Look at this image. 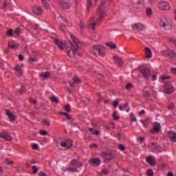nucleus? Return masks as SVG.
<instances>
[{
    "mask_svg": "<svg viewBox=\"0 0 176 176\" xmlns=\"http://www.w3.org/2000/svg\"><path fill=\"white\" fill-rule=\"evenodd\" d=\"M73 43H69L67 46L66 45V52L69 57H75V56H82V44L79 40L74 35H70Z\"/></svg>",
    "mask_w": 176,
    "mask_h": 176,
    "instance_id": "f257e3e1",
    "label": "nucleus"
},
{
    "mask_svg": "<svg viewBox=\"0 0 176 176\" xmlns=\"http://www.w3.org/2000/svg\"><path fill=\"white\" fill-rule=\"evenodd\" d=\"M97 14L99 16L97 20L98 23H100L101 20H104V19L107 17V10H105V6H104V3H101L99 5V7L97 10Z\"/></svg>",
    "mask_w": 176,
    "mask_h": 176,
    "instance_id": "f03ea898",
    "label": "nucleus"
},
{
    "mask_svg": "<svg viewBox=\"0 0 176 176\" xmlns=\"http://www.w3.org/2000/svg\"><path fill=\"white\" fill-rule=\"evenodd\" d=\"M104 50L105 48L102 45H95L93 46L91 52L94 56H97V52H98L99 56H101V57H105V52H104Z\"/></svg>",
    "mask_w": 176,
    "mask_h": 176,
    "instance_id": "7ed1b4c3",
    "label": "nucleus"
},
{
    "mask_svg": "<svg viewBox=\"0 0 176 176\" xmlns=\"http://www.w3.org/2000/svg\"><path fill=\"white\" fill-rule=\"evenodd\" d=\"M160 27L164 28V30H170L173 27L171 26V22L166 17H162L160 21Z\"/></svg>",
    "mask_w": 176,
    "mask_h": 176,
    "instance_id": "20e7f679",
    "label": "nucleus"
},
{
    "mask_svg": "<svg viewBox=\"0 0 176 176\" xmlns=\"http://www.w3.org/2000/svg\"><path fill=\"white\" fill-rule=\"evenodd\" d=\"M101 156L104 161V163H108V162H112L113 160V154L112 153H102Z\"/></svg>",
    "mask_w": 176,
    "mask_h": 176,
    "instance_id": "39448f33",
    "label": "nucleus"
},
{
    "mask_svg": "<svg viewBox=\"0 0 176 176\" xmlns=\"http://www.w3.org/2000/svg\"><path fill=\"white\" fill-rule=\"evenodd\" d=\"M140 72L144 79H148L151 76V70L146 67H140Z\"/></svg>",
    "mask_w": 176,
    "mask_h": 176,
    "instance_id": "423d86ee",
    "label": "nucleus"
},
{
    "mask_svg": "<svg viewBox=\"0 0 176 176\" xmlns=\"http://www.w3.org/2000/svg\"><path fill=\"white\" fill-rule=\"evenodd\" d=\"M174 91V87L169 82H166L164 85V92L166 94H171Z\"/></svg>",
    "mask_w": 176,
    "mask_h": 176,
    "instance_id": "0eeeda50",
    "label": "nucleus"
},
{
    "mask_svg": "<svg viewBox=\"0 0 176 176\" xmlns=\"http://www.w3.org/2000/svg\"><path fill=\"white\" fill-rule=\"evenodd\" d=\"M59 23H60V30L63 32H65V30L67 28V26L65 24L68 23V21H67V19H65L63 16H60L58 19Z\"/></svg>",
    "mask_w": 176,
    "mask_h": 176,
    "instance_id": "6e6552de",
    "label": "nucleus"
},
{
    "mask_svg": "<svg viewBox=\"0 0 176 176\" xmlns=\"http://www.w3.org/2000/svg\"><path fill=\"white\" fill-rule=\"evenodd\" d=\"M63 9H69L72 6V3L71 0H61L59 3Z\"/></svg>",
    "mask_w": 176,
    "mask_h": 176,
    "instance_id": "1a4fd4ad",
    "label": "nucleus"
},
{
    "mask_svg": "<svg viewBox=\"0 0 176 176\" xmlns=\"http://www.w3.org/2000/svg\"><path fill=\"white\" fill-rule=\"evenodd\" d=\"M160 10H170V4L166 1H161L158 3Z\"/></svg>",
    "mask_w": 176,
    "mask_h": 176,
    "instance_id": "9d476101",
    "label": "nucleus"
},
{
    "mask_svg": "<svg viewBox=\"0 0 176 176\" xmlns=\"http://www.w3.org/2000/svg\"><path fill=\"white\" fill-rule=\"evenodd\" d=\"M149 147L152 149L153 152H162V147L157 143L152 142L149 144Z\"/></svg>",
    "mask_w": 176,
    "mask_h": 176,
    "instance_id": "9b49d317",
    "label": "nucleus"
},
{
    "mask_svg": "<svg viewBox=\"0 0 176 176\" xmlns=\"http://www.w3.org/2000/svg\"><path fill=\"white\" fill-rule=\"evenodd\" d=\"M144 29L145 25H144L142 23H138L132 24V30H133V31H142Z\"/></svg>",
    "mask_w": 176,
    "mask_h": 176,
    "instance_id": "f8f14e48",
    "label": "nucleus"
},
{
    "mask_svg": "<svg viewBox=\"0 0 176 176\" xmlns=\"http://www.w3.org/2000/svg\"><path fill=\"white\" fill-rule=\"evenodd\" d=\"M163 56H166V57H169V58H174L175 57L176 54L174 52L173 50H167L166 51L162 52Z\"/></svg>",
    "mask_w": 176,
    "mask_h": 176,
    "instance_id": "ddd939ff",
    "label": "nucleus"
},
{
    "mask_svg": "<svg viewBox=\"0 0 176 176\" xmlns=\"http://www.w3.org/2000/svg\"><path fill=\"white\" fill-rule=\"evenodd\" d=\"M0 138H3L6 141H13V138L10 136V133L8 132H3L0 133Z\"/></svg>",
    "mask_w": 176,
    "mask_h": 176,
    "instance_id": "4468645a",
    "label": "nucleus"
},
{
    "mask_svg": "<svg viewBox=\"0 0 176 176\" xmlns=\"http://www.w3.org/2000/svg\"><path fill=\"white\" fill-rule=\"evenodd\" d=\"M161 126L160 123L155 122L153 129L150 131L151 134H156V133H159L160 131Z\"/></svg>",
    "mask_w": 176,
    "mask_h": 176,
    "instance_id": "2eb2a0df",
    "label": "nucleus"
},
{
    "mask_svg": "<svg viewBox=\"0 0 176 176\" xmlns=\"http://www.w3.org/2000/svg\"><path fill=\"white\" fill-rule=\"evenodd\" d=\"M6 115L8 116L10 122H14L16 119H17V116H14L12 113L10 112V110L6 109Z\"/></svg>",
    "mask_w": 176,
    "mask_h": 176,
    "instance_id": "dca6fc26",
    "label": "nucleus"
},
{
    "mask_svg": "<svg viewBox=\"0 0 176 176\" xmlns=\"http://www.w3.org/2000/svg\"><path fill=\"white\" fill-rule=\"evenodd\" d=\"M60 145L63 146V148H71L73 145L72 140L67 139L65 140V142H60Z\"/></svg>",
    "mask_w": 176,
    "mask_h": 176,
    "instance_id": "f3484780",
    "label": "nucleus"
},
{
    "mask_svg": "<svg viewBox=\"0 0 176 176\" xmlns=\"http://www.w3.org/2000/svg\"><path fill=\"white\" fill-rule=\"evenodd\" d=\"M33 13H34V14H36L37 16H41V14L43 13V10H42V8L39 6H34L33 8Z\"/></svg>",
    "mask_w": 176,
    "mask_h": 176,
    "instance_id": "a211bd4d",
    "label": "nucleus"
},
{
    "mask_svg": "<svg viewBox=\"0 0 176 176\" xmlns=\"http://www.w3.org/2000/svg\"><path fill=\"white\" fill-rule=\"evenodd\" d=\"M70 164H72V166H74L75 167L79 168V167H82L83 164L80 162H79V160L74 159L72 160L70 162Z\"/></svg>",
    "mask_w": 176,
    "mask_h": 176,
    "instance_id": "6ab92c4d",
    "label": "nucleus"
},
{
    "mask_svg": "<svg viewBox=\"0 0 176 176\" xmlns=\"http://www.w3.org/2000/svg\"><path fill=\"white\" fill-rule=\"evenodd\" d=\"M115 64L118 65V67H122L123 65V60H122V58H119L118 56H113V57Z\"/></svg>",
    "mask_w": 176,
    "mask_h": 176,
    "instance_id": "aec40b11",
    "label": "nucleus"
},
{
    "mask_svg": "<svg viewBox=\"0 0 176 176\" xmlns=\"http://www.w3.org/2000/svg\"><path fill=\"white\" fill-rule=\"evenodd\" d=\"M168 137L172 142H176V133L172 131L168 132Z\"/></svg>",
    "mask_w": 176,
    "mask_h": 176,
    "instance_id": "412c9836",
    "label": "nucleus"
},
{
    "mask_svg": "<svg viewBox=\"0 0 176 176\" xmlns=\"http://www.w3.org/2000/svg\"><path fill=\"white\" fill-rule=\"evenodd\" d=\"M90 164H94V166H98L99 164H101V160L97 159V158H91L89 160Z\"/></svg>",
    "mask_w": 176,
    "mask_h": 176,
    "instance_id": "4be33fe9",
    "label": "nucleus"
},
{
    "mask_svg": "<svg viewBox=\"0 0 176 176\" xmlns=\"http://www.w3.org/2000/svg\"><path fill=\"white\" fill-rule=\"evenodd\" d=\"M145 52H146V58H152V51H151V49L149 47H146L144 48Z\"/></svg>",
    "mask_w": 176,
    "mask_h": 176,
    "instance_id": "5701e85b",
    "label": "nucleus"
},
{
    "mask_svg": "<svg viewBox=\"0 0 176 176\" xmlns=\"http://www.w3.org/2000/svg\"><path fill=\"white\" fill-rule=\"evenodd\" d=\"M146 162L150 164V166H155V159H153V157L152 156H148L146 157Z\"/></svg>",
    "mask_w": 176,
    "mask_h": 176,
    "instance_id": "b1692460",
    "label": "nucleus"
},
{
    "mask_svg": "<svg viewBox=\"0 0 176 176\" xmlns=\"http://www.w3.org/2000/svg\"><path fill=\"white\" fill-rule=\"evenodd\" d=\"M21 67L22 65H16L15 67V71L17 72V76H21L23 75V70H21Z\"/></svg>",
    "mask_w": 176,
    "mask_h": 176,
    "instance_id": "393cba45",
    "label": "nucleus"
},
{
    "mask_svg": "<svg viewBox=\"0 0 176 176\" xmlns=\"http://www.w3.org/2000/svg\"><path fill=\"white\" fill-rule=\"evenodd\" d=\"M50 75L52 74L49 72H42L40 74V78H44V79H49V78H50Z\"/></svg>",
    "mask_w": 176,
    "mask_h": 176,
    "instance_id": "a878e982",
    "label": "nucleus"
},
{
    "mask_svg": "<svg viewBox=\"0 0 176 176\" xmlns=\"http://www.w3.org/2000/svg\"><path fill=\"white\" fill-rule=\"evenodd\" d=\"M42 3L47 10L50 9V4H49V0H42Z\"/></svg>",
    "mask_w": 176,
    "mask_h": 176,
    "instance_id": "bb28decb",
    "label": "nucleus"
},
{
    "mask_svg": "<svg viewBox=\"0 0 176 176\" xmlns=\"http://www.w3.org/2000/svg\"><path fill=\"white\" fill-rule=\"evenodd\" d=\"M54 42L55 44L57 45L58 47H59V49H63V42H61V41L55 38Z\"/></svg>",
    "mask_w": 176,
    "mask_h": 176,
    "instance_id": "cd10ccee",
    "label": "nucleus"
},
{
    "mask_svg": "<svg viewBox=\"0 0 176 176\" xmlns=\"http://www.w3.org/2000/svg\"><path fill=\"white\" fill-rule=\"evenodd\" d=\"M93 5V0H87V11L90 12V8Z\"/></svg>",
    "mask_w": 176,
    "mask_h": 176,
    "instance_id": "c85d7f7f",
    "label": "nucleus"
},
{
    "mask_svg": "<svg viewBox=\"0 0 176 176\" xmlns=\"http://www.w3.org/2000/svg\"><path fill=\"white\" fill-rule=\"evenodd\" d=\"M107 46H108L110 49H116V44L113 42H109L107 43Z\"/></svg>",
    "mask_w": 176,
    "mask_h": 176,
    "instance_id": "c756f323",
    "label": "nucleus"
},
{
    "mask_svg": "<svg viewBox=\"0 0 176 176\" xmlns=\"http://www.w3.org/2000/svg\"><path fill=\"white\" fill-rule=\"evenodd\" d=\"M133 87H134V85H133V83H131V82L127 83L125 85V89L126 90H131V89H133Z\"/></svg>",
    "mask_w": 176,
    "mask_h": 176,
    "instance_id": "7c9ffc66",
    "label": "nucleus"
},
{
    "mask_svg": "<svg viewBox=\"0 0 176 176\" xmlns=\"http://www.w3.org/2000/svg\"><path fill=\"white\" fill-rule=\"evenodd\" d=\"M67 171H70L71 173H79V170L76 168L74 167L67 168Z\"/></svg>",
    "mask_w": 176,
    "mask_h": 176,
    "instance_id": "2f4dec72",
    "label": "nucleus"
},
{
    "mask_svg": "<svg viewBox=\"0 0 176 176\" xmlns=\"http://www.w3.org/2000/svg\"><path fill=\"white\" fill-rule=\"evenodd\" d=\"M94 41H101V36L100 35V34L96 33L94 36Z\"/></svg>",
    "mask_w": 176,
    "mask_h": 176,
    "instance_id": "473e14b6",
    "label": "nucleus"
},
{
    "mask_svg": "<svg viewBox=\"0 0 176 176\" xmlns=\"http://www.w3.org/2000/svg\"><path fill=\"white\" fill-rule=\"evenodd\" d=\"M50 100L52 102H55V104H58V99L56 98V96H52L50 98Z\"/></svg>",
    "mask_w": 176,
    "mask_h": 176,
    "instance_id": "72a5a7b5",
    "label": "nucleus"
},
{
    "mask_svg": "<svg viewBox=\"0 0 176 176\" xmlns=\"http://www.w3.org/2000/svg\"><path fill=\"white\" fill-rule=\"evenodd\" d=\"M8 47L10 49H17V45L13 43H8Z\"/></svg>",
    "mask_w": 176,
    "mask_h": 176,
    "instance_id": "f704fd0d",
    "label": "nucleus"
},
{
    "mask_svg": "<svg viewBox=\"0 0 176 176\" xmlns=\"http://www.w3.org/2000/svg\"><path fill=\"white\" fill-rule=\"evenodd\" d=\"M69 83L72 87H76V85H78V82H76L75 81H69Z\"/></svg>",
    "mask_w": 176,
    "mask_h": 176,
    "instance_id": "c9c22d12",
    "label": "nucleus"
},
{
    "mask_svg": "<svg viewBox=\"0 0 176 176\" xmlns=\"http://www.w3.org/2000/svg\"><path fill=\"white\" fill-rule=\"evenodd\" d=\"M21 33V30H20V28H16V29L14 30V34H15L16 35H17V36H19Z\"/></svg>",
    "mask_w": 176,
    "mask_h": 176,
    "instance_id": "e433bc0d",
    "label": "nucleus"
},
{
    "mask_svg": "<svg viewBox=\"0 0 176 176\" xmlns=\"http://www.w3.org/2000/svg\"><path fill=\"white\" fill-rule=\"evenodd\" d=\"M43 124H45V126H47V127L50 126V122H49L47 120H43Z\"/></svg>",
    "mask_w": 176,
    "mask_h": 176,
    "instance_id": "4c0bfd02",
    "label": "nucleus"
},
{
    "mask_svg": "<svg viewBox=\"0 0 176 176\" xmlns=\"http://www.w3.org/2000/svg\"><path fill=\"white\" fill-rule=\"evenodd\" d=\"M131 122H136L137 118H135V116L133 113H131Z\"/></svg>",
    "mask_w": 176,
    "mask_h": 176,
    "instance_id": "58836bf2",
    "label": "nucleus"
},
{
    "mask_svg": "<svg viewBox=\"0 0 176 176\" xmlns=\"http://www.w3.org/2000/svg\"><path fill=\"white\" fill-rule=\"evenodd\" d=\"M102 173L104 175H107V174H109V170L107 168H104L102 170Z\"/></svg>",
    "mask_w": 176,
    "mask_h": 176,
    "instance_id": "ea45409f",
    "label": "nucleus"
},
{
    "mask_svg": "<svg viewBox=\"0 0 176 176\" xmlns=\"http://www.w3.org/2000/svg\"><path fill=\"white\" fill-rule=\"evenodd\" d=\"M7 35H8V36H13V30L12 29L8 30Z\"/></svg>",
    "mask_w": 176,
    "mask_h": 176,
    "instance_id": "a19ab883",
    "label": "nucleus"
},
{
    "mask_svg": "<svg viewBox=\"0 0 176 176\" xmlns=\"http://www.w3.org/2000/svg\"><path fill=\"white\" fill-rule=\"evenodd\" d=\"M73 81L76 82V83H80L81 80L78 77H74Z\"/></svg>",
    "mask_w": 176,
    "mask_h": 176,
    "instance_id": "79ce46f5",
    "label": "nucleus"
},
{
    "mask_svg": "<svg viewBox=\"0 0 176 176\" xmlns=\"http://www.w3.org/2000/svg\"><path fill=\"white\" fill-rule=\"evenodd\" d=\"M143 95L144 96V97H149L151 96V93L149 92V91H146L143 92Z\"/></svg>",
    "mask_w": 176,
    "mask_h": 176,
    "instance_id": "37998d69",
    "label": "nucleus"
},
{
    "mask_svg": "<svg viewBox=\"0 0 176 176\" xmlns=\"http://www.w3.org/2000/svg\"><path fill=\"white\" fill-rule=\"evenodd\" d=\"M65 109V111H67V112H71V105L67 104Z\"/></svg>",
    "mask_w": 176,
    "mask_h": 176,
    "instance_id": "c03bdc74",
    "label": "nucleus"
},
{
    "mask_svg": "<svg viewBox=\"0 0 176 176\" xmlns=\"http://www.w3.org/2000/svg\"><path fill=\"white\" fill-rule=\"evenodd\" d=\"M80 30H85V23L80 21Z\"/></svg>",
    "mask_w": 176,
    "mask_h": 176,
    "instance_id": "a18cd8bd",
    "label": "nucleus"
},
{
    "mask_svg": "<svg viewBox=\"0 0 176 176\" xmlns=\"http://www.w3.org/2000/svg\"><path fill=\"white\" fill-rule=\"evenodd\" d=\"M147 175L153 176V170L151 169L147 170Z\"/></svg>",
    "mask_w": 176,
    "mask_h": 176,
    "instance_id": "49530a36",
    "label": "nucleus"
},
{
    "mask_svg": "<svg viewBox=\"0 0 176 176\" xmlns=\"http://www.w3.org/2000/svg\"><path fill=\"white\" fill-rule=\"evenodd\" d=\"M32 170H33V174H36L38 173V168L35 166H32Z\"/></svg>",
    "mask_w": 176,
    "mask_h": 176,
    "instance_id": "de8ad7c7",
    "label": "nucleus"
},
{
    "mask_svg": "<svg viewBox=\"0 0 176 176\" xmlns=\"http://www.w3.org/2000/svg\"><path fill=\"white\" fill-rule=\"evenodd\" d=\"M6 163L8 164V166H10V164H13L14 162L13 161H9V159L6 160Z\"/></svg>",
    "mask_w": 176,
    "mask_h": 176,
    "instance_id": "09e8293b",
    "label": "nucleus"
},
{
    "mask_svg": "<svg viewBox=\"0 0 176 176\" xmlns=\"http://www.w3.org/2000/svg\"><path fill=\"white\" fill-rule=\"evenodd\" d=\"M146 13L148 16H151V14H152V8H147Z\"/></svg>",
    "mask_w": 176,
    "mask_h": 176,
    "instance_id": "8fccbe9b",
    "label": "nucleus"
},
{
    "mask_svg": "<svg viewBox=\"0 0 176 176\" xmlns=\"http://www.w3.org/2000/svg\"><path fill=\"white\" fill-rule=\"evenodd\" d=\"M141 123H142L144 127H148V123L146 122V121H144V120H140Z\"/></svg>",
    "mask_w": 176,
    "mask_h": 176,
    "instance_id": "3c124183",
    "label": "nucleus"
},
{
    "mask_svg": "<svg viewBox=\"0 0 176 176\" xmlns=\"http://www.w3.org/2000/svg\"><path fill=\"white\" fill-rule=\"evenodd\" d=\"M118 148L120 149V151H124V149H126V147L123 144H120Z\"/></svg>",
    "mask_w": 176,
    "mask_h": 176,
    "instance_id": "603ef678",
    "label": "nucleus"
},
{
    "mask_svg": "<svg viewBox=\"0 0 176 176\" xmlns=\"http://www.w3.org/2000/svg\"><path fill=\"white\" fill-rule=\"evenodd\" d=\"M91 28H92V30H96V25H97V23H96V22H93L91 24Z\"/></svg>",
    "mask_w": 176,
    "mask_h": 176,
    "instance_id": "864d4df0",
    "label": "nucleus"
},
{
    "mask_svg": "<svg viewBox=\"0 0 176 176\" xmlns=\"http://www.w3.org/2000/svg\"><path fill=\"white\" fill-rule=\"evenodd\" d=\"M167 79H170V76H162V80H166Z\"/></svg>",
    "mask_w": 176,
    "mask_h": 176,
    "instance_id": "5fc2aeb1",
    "label": "nucleus"
},
{
    "mask_svg": "<svg viewBox=\"0 0 176 176\" xmlns=\"http://www.w3.org/2000/svg\"><path fill=\"white\" fill-rule=\"evenodd\" d=\"M40 134L41 135H47V133L46 132V131H43V130L40 131Z\"/></svg>",
    "mask_w": 176,
    "mask_h": 176,
    "instance_id": "6e6d98bb",
    "label": "nucleus"
},
{
    "mask_svg": "<svg viewBox=\"0 0 176 176\" xmlns=\"http://www.w3.org/2000/svg\"><path fill=\"white\" fill-rule=\"evenodd\" d=\"M118 105H119V102H118V101H114V102H113V107H114V108H117V107H118Z\"/></svg>",
    "mask_w": 176,
    "mask_h": 176,
    "instance_id": "4d7b16f0",
    "label": "nucleus"
},
{
    "mask_svg": "<svg viewBox=\"0 0 176 176\" xmlns=\"http://www.w3.org/2000/svg\"><path fill=\"white\" fill-rule=\"evenodd\" d=\"M90 148H98V145L97 144H90Z\"/></svg>",
    "mask_w": 176,
    "mask_h": 176,
    "instance_id": "13d9d810",
    "label": "nucleus"
},
{
    "mask_svg": "<svg viewBox=\"0 0 176 176\" xmlns=\"http://www.w3.org/2000/svg\"><path fill=\"white\" fill-rule=\"evenodd\" d=\"M175 107H174V104H170L168 106V109H174Z\"/></svg>",
    "mask_w": 176,
    "mask_h": 176,
    "instance_id": "bf43d9fd",
    "label": "nucleus"
},
{
    "mask_svg": "<svg viewBox=\"0 0 176 176\" xmlns=\"http://www.w3.org/2000/svg\"><path fill=\"white\" fill-rule=\"evenodd\" d=\"M29 61H30V63H31V64H32V63L36 61V58H30L29 59Z\"/></svg>",
    "mask_w": 176,
    "mask_h": 176,
    "instance_id": "052dcab7",
    "label": "nucleus"
},
{
    "mask_svg": "<svg viewBox=\"0 0 176 176\" xmlns=\"http://www.w3.org/2000/svg\"><path fill=\"white\" fill-rule=\"evenodd\" d=\"M32 148L33 149H38V148H39V146H38V144L34 143L33 144Z\"/></svg>",
    "mask_w": 176,
    "mask_h": 176,
    "instance_id": "680f3d73",
    "label": "nucleus"
},
{
    "mask_svg": "<svg viewBox=\"0 0 176 176\" xmlns=\"http://www.w3.org/2000/svg\"><path fill=\"white\" fill-rule=\"evenodd\" d=\"M19 60H20V61H23V60H24V56L21 54L19 55Z\"/></svg>",
    "mask_w": 176,
    "mask_h": 176,
    "instance_id": "e2e57ef3",
    "label": "nucleus"
},
{
    "mask_svg": "<svg viewBox=\"0 0 176 176\" xmlns=\"http://www.w3.org/2000/svg\"><path fill=\"white\" fill-rule=\"evenodd\" d=\"M92 134H94L95 135H100V132L98 131H95L94 132H92Z\"/></svg>",
    "mask_w": 176,
    "mask_h": 176,
    "instance_id": "0e129e2a",
    "label": "nucleus"
},
{
    "mask_svg": "<svg viewBox=\"0 0 176 176\" xmlns=\"http://www.w3.org/2000/svg\"><path fill=\"white\" fill-rule=\"evenodd\" d=\"M30 101H31V102L32 103V104H36V100H35V99H30Z\"/></svg>",
    "mask_w": 176,
    "mask_h": 176,
    "instance_id": "69168bd1",
    "label": "nucleus"
},
{
    "mask_svg": "<svg viewBox=\"0 0 176 176\" xmlns=\"http://www.w3.org/2000/svg\"><path fill=\"white\" fill-rule=\"evenodd\" d=\"M171 71H172L173 74H176V68H172Z\"/></svg>",
    "mask_w": 176,
    "mask_h": 176,
    "instance_id": "338daca9",
    "label": "nucleus"
},
{
    "mask_svg": "<svg viewBox=\"0 0 176 176\" xmlns=\"http://www.w3.org/2000/svg\"><path fill=\"white\" fill-rule=\"evenodd\" d=\"M167 176H174V174L173 173V172H168Z\"/></svg>",
    "mask_w": 176,
    "mask_h": 176,
    "instance_id": "774afa93",
    "label": "nucleus"
}]
</instances>
